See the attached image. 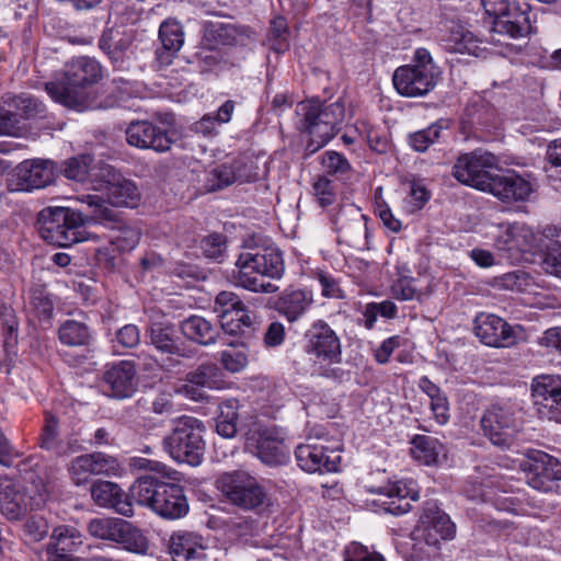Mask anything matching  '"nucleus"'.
I'll use <instances>...</instances> for the list:
<instances>
[{"instance_id": "obj_1", "label": "nucleus", "mask_w": 561, "mask_h": 561, "mask_svg": "<svg viewBox=\"0 0 561 561\" xmlns=\"http://www.w3.org/2000/svg\"><path fill=\"white\" fill-rule=\"evenodd\" d=\"M103 78L101 64L91 57H75L65 64L62 79L45 83V90L57 103L79 112L93 107L92 89Z\"/></svg>"}, {"instance_id": "obj_2", "label": "nucleus", "mask_w": 561, "mask_h": 561, "mask_svg": "<svg viewBox=\"0 0 561 561\" xmlns=\"http://www.w3.org/2000/svg\"><path fill=\"white\" fill-rule=\"evenodd\" d=\"M284 271L283 253L277 247H255L238 256L233 279L250 291L272 294L278 287L267 279L282 278Z\"/></svg>"}, {"instance_id": "obj_3", "label": "nucleus", "mask_w": 561, "mask_h": 561, "mask_svg": "<svg viewBox=\"0 0 561 561\" xmlns=\"http://www.w3.org/2000/svg\"><path fill=\"white\" fill-rule=\"evenodd\" d=\"M130 491L136 504L150 508L164 519L182 518L190 511L184 488L156 474L139 476L130 485Z\"/></svg>"}, {"instance_id": "obj_4", "label": "nucleus", "mask_w": 561, "mask_h": 561, "mask_svg": "<svg viewBox=\"0 0 561 561\" xmlns=\"http://www.w3.org/2000/svg\"><path fill=\"white\" fill-rule=\"evenodd\" d=\"M304 351L313 360L318 376L342 382L347 373L342 363V343L336 332L322 319L316 320L304 333Z\"/></svg>"}, {"instance_id": "obj_5", "label": "nucleus", "mask_w": 561, "mask_h": 561, "mask_svg": "<svg viewBox=\"0 0 561 561\" xmlns=\"http://www.w3.org/2000/svg\"><path fill=\"white\" fill-rule=\"evenodd\" d=\"M296 127L300 133L333 139L345 119V102L340 98L328 103L319 98L296 105Z\"/></svg>"}, {"instance_id": "obj_6", "label": "nucleus", "mask_w": 561, "mask_h": 561, "mask_svg": "<svg viewBox=\"0 0 561 561\" xmlns=\"http://www.w3.org/2000/svg\"><path fill=\"white\" fill-rule=\"evenodd\" d=\"M203 421L182 415L172 421L170 433L163 438L164 450L178 462L190 466L202 463L205 454Z\"/></svg>"}, {"instance_id": "obj_7", "label": "nucleus", "mask_w": 561, "mask_h": 561, "mask_svg": "<svg viewBox=\"0 0 561 561\" xmlns=\"http://www.w3.org/2000/svg\"><path fill=\"white\" fill-rule=\"evenodd\" d=\"M218 488L231 504L244 511L262 514L272 505L265 488L244 471L222 474Z\"/></svg>"}, {"instance_id": "obj_8", "label": "nucleus", "mask_w": 561, "mask_h": 561, "mask_svg": "<svg viewBox=\"0 0 561 561\" xmlns=\"http://www.w3.org/2000/svg\"><path fill=\"white\" fill-rule=\"evenodd\" d=\"M413 64L400 66L394 70L392 82L397 92L407 98H420L428 94L437 83L435 66L426 48H417Z\"/></svg>"}, {"instance_id": "obj_9", "label": "nucleus", "mask_w": 561, "mask_h": 561, "mask_svg": "<svg viewBox=\"0 0 561 561\" xmlns=\"http://www.w3.org/2000/svg\"><path fill=\"white\" fill-rule=\"evenodd\" d=\"M82 224L81 215L68 207H46L37 219L41 237L59 248H68L82 240L79 231Z\"/></svg>"}, {"instance_id": "obj_10", "label": "nucleus", "mask_w": 561, "mask_h": 561, "mask_svg": "<svg viewBox=\"0 0 561 561\" xmlns=\"http://www.w3.org/2000/svg\"><path fill=\"white\" fill-rule=\"evenodd\" d=\"M47 496L46 488L42 482L26 488L5 481L0 483V512L9 520H20L28 511L39 508Z\"/></svg>"}, {"instance_id": "obj_11", "label": "nucleus", "mask_w": 561, "mask_h": 561, "mask_svg": "<svg viewBox=\"0 0 561 561\" xmlns=\"http://www.w3.org/2000/svg\"><path fill=\"white\" fill-rule=\"evenodd\" d=\"M517 404L512 401L492 403L481 419L484 435L501 448H510L514 443L517 430Z\"/></svg>"}, {"instance_id": "obj_12", "label": "nucleus", "mask_w": 561, "mask_h": 561, "mask_svg": "<svg viewBox=\"0 0 561 561\" xmlns=\"http://www.w3.org/2000/svg\"><path fill=\"white\" fill-rule=\"evenodd\" d=\"M58 173L57 163L49 159H27L19 163L8 179L9 192H31L50 185Z\"/></svg>"}, {"instance_id": "obj_13", "label": "nucleus", "mask_w": 561, "mask_h": 561, "mask_svg": "<svg viewBox=\"0 0 561 561\" xmlns=\"http://www.w3.org/2000/svg\"><path fill=\"white\" fill-rule=\"evenodd\" d=\"M520 469L528 485L541 492H551L556 482L561 480V462L542 450L528 449Z\"/></svg>"}, {"instance_id": "obj_14", "label": "nucleus", "mask_w": 561, "mask_h": 561, "mask_svg": "<svg viewBox=\"0 0 561 561\" xmlns=\"http://www.w3.org/2000/svg\"><path fill=\"white\" fill-rule=\"evenodd\" d=\"M495 161V157L490 152L474 150L462 153L453 167V176L461 184L485 192L493 175L488 169L493 167Z\"/></svg>"}, {"instance_id": "obj_15", "label": "nucleus", "mask_w": 561, "mask_h": 561, "mask_svg": "<svg viewBox=\"0 0 561 561\" xmlns=\"http://www.w3.org/2000/svg\"><path fill=\"white\" fill-rule=\"evenodd\" d=\"M531 397L540 417L561 423V375L536 376Z\"/></svg>"}, {"instance_id": "obj_16", "label": "nucleus", "mask_w": 561, "mask_h": 561, "mask_svg": "<svg viewBox=\"0 0 561 561\" xmlns=\"http://www.w3.org/2000/svg\"><path fill=\"white\" fill-rule=\"evenodd\" d=\"M341 447L322 443L301 444L295 450L298 466L309 473L335 472L341 462Z\"/></svg>"}, {"instance_id": "obj_17", "label": "nucleus", "mask_w": 561, "mask_h": 561, "mask_svg": "<svg viewBox=\"0 0 561 561\" xmlns=\"http://www.w3.org/2000/svg\"><path fill=\"white\" fill-rule=\"evenodd\" d=\"M129 146L162 153L171 149L174 140L170 133L150 121H133L125 130Z\"/></svg>"}, {"instance_id": "obj_18", "label": "nucleus", "mask_w": 561, "mask_h": 561, "mask_svg": "<svg viewBox=\"0 0 561 561\" xmlns=\"http://www.w3.org/2000/svg\"><path fill=\"white\" fill-rule=\"evenodd\" d=\"M138 388L136 366L131 360L107 365L102 376L103 392L113 399L131 398Z\"/></svg>"}, {"instance_id": "obj_19", "label": "nucleus", "mask_w": 561, "mask_h": 561, "mask_svg": "<svg viewBox=\"0 0 561 561\" xmlns=\"http://www.w3.org/2000/svg\"><path fill=\"white\" fill-rule=\"evenodd\" d=\"M102 187L105 191L107 202L116 207L134 208L140 201V193L137 185L125 179L111 165L100 168L99 174Z\"/></svg>"}, {"instance_id": "obj_20", "label": "nucleus", "mask_w": 561, "mask_h": 561, "mask_svg": "<svg viewBox=\"0 0 561 561\" xmlns=\"http://www.w3.org/2000/svg\"><path fill=\"white\" fill-rule=\"evenodd\" d=\"M377 497L373 500L377 511L400 516L411 511L410 501H417L420 494L407 482L396 481L371 490Z\"/></svg>"}, {"instance_id": "obj_21", "label": "nucleus", "mask_w": 561, "mask_h": 561, "mask_svg": "<svg viewBox=\"0 0 561 561\" xmlns=\"http://www.w3.org/2000/svg\"><path fill=\"white\" fill-rule=\"evenodd\" d=\"M473 332L488 346L508 347L516 343L512 327L493 313H479L473 321Z\"/></svg>"}, {"instance_id": "obj_22", "label": "nucleus", "mask_w": 561, "mask_h": 561, "mask_svg": "<svg viewBox=\"0 0 561 561\" xmlns=\"http://www.w3.org/2000/svg\"><path fill=\"white\" fill-rule=\"evenodd\" d=\"M256 454L262 462L271 467L286 465L290 450L285 443V435L277 426H265L257 431Z\"/></svg>"}, {"instance_id": "obj_23", "label": "nucleus", "mask_w": 561, "mask_h": 561, "mask_svg": "<svg viewBox=\"0 0 561 561\" xmlns=\"http://www.w3.org/2000/svg\"><path fill=\"white\" fill-rule=\"evenodd\" d=\"M485 192L504 203L525 202L533 193V186L515 171H505L492 175Z\"/></svg>"}, {"instance_id": "obj_24", "label": "nucleus", "mask_w": 561, "mask_h": 561, "mask_svg": "<svg viewBox=\"0 0 561 561\" xmlns=\"http://www.w3.org/2000/svg\"><path fill=\"white\" fill-rule=\"evenodd\" d=\"M184 27L175 19L169 18L159 26L160 46L154 51V62L159 68L172 64L184 44Z\"/></svg>"}, {"instance_id": "obj_25", "label": "nucleus", "mask_w": 561, "mask_h": 561, "mask_svg": "<svg viewBox=\"0 0 561 561\" xmlns=\"http://www.w3.org/2000/svg\"><path fill=\"white\" fill-rule=\"evenodd\" d=\"M91 496L99 506L112 508L126 517L134 516L135 501L131 491L125 493L117 483L98 481L91 486Z\"/></svg>"}, {"instance_id": "obj_26", "label": "nucleus", "mask_w": 561, "mask_h": 561, "mask_svg": "<svg viewBox=\"0 0 561 561\" xmlns=\"http://www.w3.org/2000/svg\"><path fill=\"white\" fill-rule=\"evenodd\" d=\"M250 37V28L231 22L207 21L203 25V43L213 48L242 44Z\"/></svg>"}, {"instance_id": "obj_27", "label": "nucleus", "mask_w": 561, "mask_h": 561, "mask_svg": "<svg viewBox=\"0 0 561 561\" xmlns=\"http://www.w3.org/2000/svg\"><path fill=\"white\" fill-rule=\"evenodd\" d=\"M185 381L183 386L185 394L195 401H202L206 398L203 389L221 388L222 371L214 363H203L186 375Z\"/></svg>"}, {"instance_id": "obj_28", "label": "nucleus", "mask_w": 561, "mask_h": 561, "mask_svg": "<svg viewBox=\"0 0 561 561\" xmlns=\"http://www.w3.org/2000/svg\"><path fill=\"white\" fill-rule=\"evenodd\" d=\"M148 343L158 352L178 357H187V353L180 337L176 335L175 327L171 323L153 322L146 330Z\"/></svg>"}, {"instance_id": "obj_29", "label": "nucleus", "mask_w": 561, "mask_h": 561, "mask_svg": "<svg viewBox=\"0 0 561 561\" xmlns=\"http://www.w3.org/2000/svg\"><path fill=\"white\" fill-rule=\"evenodd\" d=\"M535 236L533 231L524 224H503L500 226L495 238V247L500 251H531L535 245Z\"/></svg>"}, {"instance_id": "obj_30", "label": "nucleus", "mask_w": 561, "mask_h": 561, "mask_svg": "<svg viewBox=\"0 0 561 561\" xmlns=\"http://www.w3.org/2000/svg\"><path fill=\"white\" fill-rule=\"evenodd\" d=\"M313 304V294L309 289L287 288L278 297L275 309L289 322L299 320Z\"/></svg>"}, {"instance_id": "obj_31", "label": "nucleus", "mask_w": 561, "mask_h": 561, "mask_svg": "<svg viewBox=\"0 0 561 561\" xmlns=\"http://www.w3.org/2000/svg\"><path fill=\"white\" fill-rule=\"evenodd\" d=\"M203 549V537L194 531H174L168 541V552L172 561H196Z\"/></svg>"}, {"instance_id": "obj_32", "label": "nucleus", "mask_w": 561, "mask_h": 561, "mask_svg": "<svg viewBox=\"0 0 561 561\" xmlns=\"http://www.w3.org/2000/svg\"><path fill=\"white\" fill-rule=\"evenodd\" d=\"M419 524L425 529L434 530L442 539H453L456 534V525L450 517L439 508L435 500L423 503L419 517Z\"/></svg>"}, {"instance_id": "obj_33", "label": "nucleus", "mask_w": 561, "mask_h": 561, "mask_svg": "<svg viewBox=\"0 0 561 561\" xmlns=\"http://www.w3.org/2000/svg\"><path fill=\"white\" fill-rule=\"evenodd\" d=\"M110 541L136 554H146L149 550V540L141 529L123 518H118Z\"/></svg>"}, {"instance_id": "obj_34", "label": "nucleus", "mask_w": 561, "mask_h": 561, "mask_svg": "<svg viewBox=\"0 0 561 561\" xmlns=\"http://www.w3.org/2000/svg\"><path fill=\"white\" fill-rule=\"evenodd\" d=\"M182 334L188 340L202 346L216 343L220 331L211 321L201 316H190L180 323Z\"/></svg>"}, {"instance_id": "obj_35", "label": "nucleus", "mask_w": 561, "mask_h": 561, "mask_svg": "<svg viewBox=\"0 0 561 561\" xmlns=\"http://www.w3.org/2000/svg\"><path fill=\"white\" fill-rule=\"evenodd\" d=\"M443 46L447 51L457 54H468L476 57L482 56L484 48L481 47L482 41L472 32L463 26H456L442 39Z\"/></svg>"}, {"instance_id": "obj_36", "label": "nucleus", "mask_w": 561, "mask_h": 561, "mask_svg": "<svg viewBox=\"0 0 561 561\" xmlns=\"http://www.w3.org/2000/svg\"><path fill=\"white\" fill-rule=\"evenodd\" d=\"M84 535L75 526L59 525L53 529L47 554L66 553L83 545Z\"/></svg>"}, {"instance_id": "obj_37", "label": "nucleus", "mask_w": 561, "mask_h": 561, "mask_svg": "<svg viewBox=\"0 0 561 561\" xmlns=\"http://www.w3.org/2000/svg\"><path fill=\"white\" fill-rule=\"evenodd\" d=\"M57 334L60 343L70 347H89L93 342L91 328L85 322L73 319L64 321Z\"/></svg>"}, {"instance_id": "obj_38", "label": "nucleus", "mask_w": 561, "mask_h": 561, "mask_svg": "<svg viewBox=\"0 0 561 561\" xmlns=\"http://www.w3.org/2000/svg\"><path fill=\"white\" fill-rule=\"evenodd\" d=\"M114 222L108 234V241L117 249L118 253H126L134 250L141 238L140 230L129 224L117 220L113 217Z\"/></svg>"}, {"instance_id": "obj_39", "label": "nucleus", "mask_w": 561, "mask_h": 561, "mask_svg": "<svg viewBox=\"0 0 561 561\" xmlns=\"http://www.w3.org/2000/svg\"><path fill=\"white\" fill-rule=\"evenodd\" d=\"M449 123L447 119H438L428 127L412 133L408 137L410 147L417 152L426 151L430 146L439 141L443 131L448 129Z\"/></svg>"}, {"instance_id": "obj_40", "label": "nucleus", "mask_w": 561, "mask_h": 561, "mask_svg": "<svg viewBox=\"0 0 561 561\" xmlns=\"http://www.w3.org/2000/svg\"><path fill=\"white\" fill-rule=\"evenodd\" d=\"M239 401L228 399L219 404V414L216 417V431L225 438H232L237 434L239 419Z\"/></svg>"}, {"instance_id": "obj_41", "label": "nucleus", "mask_w": 561, "mask_h": 561, "mask_svg": "<svg viewBox=\"0 0 561 561\" xmlns=\"http://www.w3.org/2000/svg\"><path fill=\"white\" fill-rule=\"evenodd\" d=\"M411 454L420 462L431 466L437 461L443 448L439 440L432 436L415 435L411 440Z\"/></svg>"}, {"instance_id": "obj_42", "label": "nucleus", "mask_w": 561, "mask_h": 561, "mask_svg": "<svg viewBox=\"0 0 561 561\" xmlns=\"http://www.w3.org/2000/svg\"><path fill=\"white\" fill-rule=\"evenodd\" d=\"M336 230L340 233V238H343L345 242L351 245L358 244L362 239L367 236L366 216L355 213V216L350 220L343 219V214H340L336 221Z\"/></svg>"}, {"instance_id": "obj_43", "label": "nucleus", "mask_w": 561, "mask_h": 561, "mask_svg": "<svg viewBox=\"0 0 561 561\" xmlns=\"http://www.w3.org/2000/svg\"><path fill=\"white\" fill-rule=\"evenodd\" d=\"M38 442L42 449L51 451L55 455H62L66 453V448L59 438V421L49 412L45 413V423L38 437Z\"/></svg>"}, {"instance_id": "obj_44", "label": "nucleus", "mask_w": 561, "mask_h": 561, "mask_svg": "<svg viewBox=\"0 0 561 561\" xmlns=\"http://www.w3.org/2000/svg\"><path fill=\"white\" fill-rule=\"evenodd\" d=\"M222 331L229 335H238L251 328L252 318L247 306L238 307L232 312H225L219 317Z\"/></svg>"}, {"instance_id": "obj_45", "label": "nucleus", "mask_w": 561, "mask_h": 561, "mask_svg": "<svg viewBox=\"0 0 561 561\" xmlns=\"http://www.w3.org/2000/svg\"><path fill=\"white\" fill-rule=\"evenodd\" d=\"M196 249L205 259L220 263L226 256L227 238L222 233H210L197 242Z\"/></svg>"}, {"instance_id": "obj_46", "label": "nucleus", "mask_w": 561, "mask_h": 561, "mask_svg": "<svg viewBox=\"0 0 561 561\" xmlns=\"http://www.w3.org/2000/svg\"><path fill=\"white\" fill-rule=\"evenodd\" d=\"M10 105L14 107L24 119L42 118L46 115L45 104L28 93H21L14 96Z\"/></svg>"}, {"instance_id": "obj_47", "label": "nucleus", "mask_w": 561, "mask_h": 561, "mask_svg": "<svg viewBox=\"0 0 561 561\" xmlns=\"http://www.w3.org/2000/svg\"><path fill=\"white\" fill-rule=\"evenodd\" d=\"M523 21H512L506 19L492 20L491 31L500 35H506L511 38L524 37L533 32L529 18H522Z\"/></svg>"}, {"instance_id": "obj_48", "label": "nucleus", "mask_w": 561, "mask_h": 561, "mask_svg": "<svg viewBox=\"0 0 561 561\" xmlns=\"http://www.w3.org/2000/svg\"><path fill=\"white\" fill-rule=\"evenodd\" d=\"M320 163L328 178L331 175L340 179L348 175L352 171V165L346 157L334 150L325 151L320 158Z\"/></svg>"}, {"instance_id": "obj_49", "label": "nucleus", "mask_w": 561, "mask_h": 561, "mask_svg": "<svg viewBox=\"0 0 561 561\" xmlns=\"http://www.w3.org/2000/svg\"><path fill=\"white\" fill-rule=\"evenodd\" d=\"M93 476L118 477L123 468L117 458L101 451L88 454Z\"/></svg>"}, {"instance_id": "obj_50", "label": "nucleus", "mask_w": 561, "mask_h": 561, "mask_svg": "<svg viewBox=\"0 0 561 561\" xmlns=\"http://www.w3.org/2000/svg\"><path fill=\"white\" fill-rule=\"evenodd\" d=\"M288 24L284 16L277 15L271 21L270 32L267 34V42L270 48L276 53L285 51L288 44Z\"/></svg>"}, {"instance_id": "obj_51", "label": "nucleus", "mask_w": 561, "mask_h": 561, "mask_svg": "<svg viewBox=\"0 0 561 561\" xmlns=\"http://www.w3.org/2000/svg\"><path fill=\"white\" fill-rule=\"evenodd\" d=\"M68 471L76 485L80 486L90 483L93 471L88 454L73 458L68 466Z\"/></svg>"}, {"instance_id": "obj_52", "label": "nucleus", "mask_w": 561, "mask_h": 561, "mask_svg": "<svg viewBox=\"0 0 561 561\" xmlns=\"http://www.w3.org/2000/svg\"><path fill=\"white\" fill-rule=\"evenodd\" d=\"M92 158L88 154L70 158L65 162L62 170L65 176L77 182H84L90 174V163Z\"/></svg>"}, {"instance_id": "obj_53", "label": "nucleus", "mask_w": 561, "mask_h": 561, "mask_svg": "<svg viewBox=\"0 0 561 561\" xmlns=\"http://www.w3.org/2000/svg\"><path fill=\"white\" fill-rule=\"evenodd\" d=\"M312 191L322 208L333 205L336 201L335 185L327 175L317 176L312 184Z\"/></svg>"}, {"instance_id": "obj_54", "label": "nucleus", "mask_w": 561, "mask_h": 561, "mask_svg": "<svg viewBox=\"0 0 561 561\" xmlns=\"http://www.w3.org/2000/svg\"><path fill=\"white\" fill-rule=\"evenodd\" d=\"M237 180L234 170L231 165L221 164L210 171L207 179V188L209 191L222 190Z\"/></svg>"}, {"instance_id": "obj_55", "label": "nucleus", "mask_w": 561, "mask_h": 561, "mask_svg": "<svg viewBox=\"0 0 561 561\" xmlns=\"http://www.w3.org/2000/svg\"><path fill=\"white\" fill-rule=\"evenodd\" d=\"M117 522V517H95L89 520L87 530L95 539L110 541Z\"/></svg>"}, {"instance_id": "obj_56", "label": "nucleus", "mask_w": 561, "mask_h": 561, "mask_svg": "<svg viewBox=\"0 0 561 561\" xmlns=\"http://www.w3.org/2000/svg\"><path fill=\"white\" fill-rule=\"evenodd\" d=\"M220 363L230 373L241 371L248 364V356L240 350H225L220 353Z\"/></svg>"}, {"instance_id": "obj_57", "label": "nucleus", "mask_w": 561, "mask_h": 561, "mask_svg": "<svg viewBox=\"0 0 561 561\" xmlns=\"http://www.w3.org/2000/svg\"><path fill=\"white\" fill-rule=\"evenodd\" d=\"M344 561H386L377 552H370L367 547L358 542H352L345 548Z\"/></svg>"}, {"instance_id": "obj_58", "label": "nucleus", "mask_w": 561, "mask_h": 561, "mask_svg": "<svg viewBox=\"0 0 561 561\" xmlns=\"http://www.w3.org/2000/svg\"><path fill=\"white\" fill-rule=\"evenodd\" d=\"M115 342L123 348H135L140 343V330L136 324H125L115 333Z\"/></svg>"}, {"instance_id": "obj_59", "label": "nucleus", "mask_w": 561, "mask_h": 561, "mask_svg": "<svg viewBox=\"0 0 561 561\" xmlns=\"http://www.w3.org/2000/svg\"><path fill=\"white\" fill-rule=\"evenodd\" d=\"M196 61L205 69H211L218 66L222 60L224 56L219 48H213L208 45L201 43L197 51L194 55Z\"/></svg>"}, {"instance_id": "obj_60", "label": "nucleus", "mask_w": 561, "mask_h": 561, "mask_svg": "<svg viewBox=\"0 0 561 561\" xmlns=\"http://www.w3.org/2000/svg\"><path fill=\"white\" fill-rule=\"evenodd\" d=\"M24 534L31 541H41L48 534L47 520L38 515L31 516L24 524Z\"/></svg>"}, {"instance_id": "obj_61", "label": "nucleus", "mask_w": 561, "mask_h": 561, "mask_svg": "<svg viewBox=\"0 0 561 561\" xmlns=\"http://www.w3.org/2000/svg\"><path fill=\"white\" fill-rule=\"evenodd\" d=\"M238 307H244V302L232 291H220L215 299V311L218 318L227 312H232Z\"/></svg>"}, {"instance_id": "obj_62", "label": "nucleus", "mask_w": 561, "mask_h": 561, "mask_svg": "<svg viewBox=\"0 0 561 561\" xmlns=\"http://www.w3.org/2000/svg\"><path fill=\"white\" fill-rule=\"evenodd\" d=\"M317 279L321 286L323 297L334 299H343L345 297L339 282L332 275L321 271L317 273Z\"/></svg>"}, {"instance_id": "obj_63", "label": "nucleus", "mask_w": 561, "mask_h": 561, "mask_svg": "<svg viewBox=\"0 0 561 561\" xmlns=\"http://www.w3.org/2000/svg\"><path fill=\"white\" fill-rule=\"evenodd\" d=\"M430 408L435 421L438 424L444 425L449 421V401L444 391L431 399Z\"/></svg>"}, {"instance_id": "obj_64", "label": "nucleus", "mask_w": 561, "mask_h": 561, "mask_svg": "<svg viewBox=\"0 0 561 561\" xmlns=\"http://www.w3.org/2000/svg\"><path fill=\"white\" fill-rule=\"evenodd\" d=\"M119 254L121 253L117 252V249H115L108 241L107 245L98 249L95 259L101 267L107 271H114L118 265Z\"/></svg>"}]
</instances>
